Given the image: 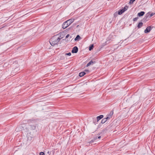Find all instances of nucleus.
Returning a JSON list of instances; mask_svg holds the SVG:
<instances>
[{"instance_id":"1","label":"nucleus","mask_w":155,"mask_h":155,"mask_svg":"<svg viewBox=\"0 0 155 155\" xmlns=\"http://www.w3.org/2000/svg\"><path fill=\"white\" fill-rule=\"evenodd\" d=\"M74 19H71L64 22L62 25V28L65 29L70 25L74 21Z\"/></svg>"},{"instance_id":"2","label":"nucleus","mask_w":155,"mask_h":155,"mask_svg":"<svg viewBox=\"0 0 155 155\" xmlns=\"http://www.w3.org/2000/svg\"><path fill=\"white\" fill-rule=\"evenodd\" d=\"M55 38V37H53L51 38L50 41V43L52 46H54L55 45H57L58 44L57 41L54 40Z\"/></svg>"},{"instance_id":"3","label":"nucleus","mask_w":155,"mask_h":155,"mask_svg":"<svg viewBox=\"0 0 155 155\" xmlns=\"http://www.w3.org/2000/svg\"><path fill=\"white\" fill-rule=\"evenodd\" d=\"M154 14L153 13H152L150 15L149 13H148L146 14L143 19L146 20L148 18H151L152 16Z\"/></svg>"},{"instance_id":"4","label":"nucleus","mask_w":155,"mask_h":155,"mask_svg":"<svg viewBox=\"0 0 155 155\" xmlns=\"http://www.w3.org/2000/svg\"><path fill=\"white\" fill-rule=\"evenodd\" d=\"M153 27H151L150 26H148L147 28L146 29L144 30V33H149L150 32V30H151L152 28Z\"/></svg>"},{"instance_id":"5","label":"nucleus","mask_w":155,"mask_h":155,"mask_svg":"<svg viewBox=\"0 0 155 155\" xmlns=\"http://www.w3.org/2000/svg\"><path fill=\"white\" fill-rule=\"evenodd\" d=\"M78 51V48L77 46L74 47L72 49L71 52L73 53H76Z\"/></svg>"},{"instance_id":"6","label":"nucleus","mask_w":155,"mask_h":155,"mask_svg":"<svg viewBox=\"0 0 155 155\" xmlns=\"http://www.w3.org/2000/svg\"><path fill=\"white\" fill-rule=\"evenodd\" d=\"M89 71V70H85L84 71L82 72L79 73V76L80 77H82L83 76H84L85 74H86V73L85 72H88Z\"/></svg>"},{"instance_id":"7","label":"nucleus","mask_w":155,"mask_h":155,"mask_svg":"<svg viewBox=\"0 0 155 155\" xmlns=\"http://www.w3.org/2000/svg\"><path fill=\"white\" fill-rule=\"evenodd\" d=\"M125 11V10L124 9L120 10L118 11V15H120L122 14Z\"/></svg>"},{"instance_id":"8","label":"nucleus","mask_w":155,"mask_h":155,"mask_svg":"<svg viewBox=\"0 0 155 155\" xmlns=\"http://www.w3.org/2000/svg\"><path fill=\"white\" fill-rule=\"evenodd\" d=\"M36 128L35 126L34 125H30L28 128L31 130H35Z\"/></svg>"},{"instance_id":"9","label":"nucleus","mask_w":155,"mask_h":155,"mask_svg":"<svg viewBox=\"0 0 155 155\" xmlns=\"http://www.w3.org/2000/svg\"><path fill=\"white\" fill-rule=\"evenodd\" d=\"M103 117H104L103 115H101L98 116H97V121L98 122L99 120H100Z\"/></svg>"},{"instance_id":"10","label":"nucleus","mask_w":155,"mask_h":155,"mask_svg":"<svg viewBox=\"0 0 155 155\" xmlns=\"http://www.w3.org/2000/svg\"><path fill=\"white\" fill-rule=\"evenodd\" d=\"M144 13L145 12H144L142 11L139 13L137 15L138 16L140 17L143 16L144 15Z\"/></svg>"},{"instance_id":"11","label":"nucleus","mask_w":155,"mask_h":155,"mask_svg":"<svg viewBox=\"0 0 155 155\" xmlns=\"http://www.w3.org/2000/svg\"><path fill=\"white\" fill-rule=\"evenodd\" d=\"M94 62H93L92 61H90L87 64V67H88L92 64H93V63Z\"/></svg>"},{"instance_id":"12","label":"nucleus","mask_w":155,"mask_h":155,"mask_svg":"<svg viewBox=\"0 0 155 155\" xmlns=\"http://www.w3.org/2000/svg\"><path fill=\"white\" fill-rule=\"evenodd\" d=\"M81 37L79 35H78L74 39V40L76 41L77 40H78L79 39H80Z\"/></svg>"},{"instance_id":"13","label":"nucleus","mask_w":155,"mask_h":155,"mask_svg":"<svg viewBox=\"0 0 155 155\" xmlns=\"http://www.w3.org/2000/svg\"><path fill=\"white\" fill-rule=\"evenodd\" d=\"M143 23L142 22H140L137 25V27L138 28H140L142 26Z\"/></svg>"},{"instance_id":"14","label":"nucleus","mask_w":155,"mask_h":155,"mask_svg":"<svg viewBox=\"0 0 155 155\" xmlns=\"http://www.w3.org/2000/svg\"><path fill=\"white\" fill-rule=\"evenodd\" d=\"M97 139V137H96L94 138L93 140H92L90 142H89V143H93L95 140Z\"/></svg>"},{"instance_id":"15","label":"nucleus","mask_w":155,"mask_h":155,"mask_svg":"<svg viewBox=\"0 0 155 155\" xmlns=\"http://www.w3.org/2000/svg\"><path fill=\"white\" fill-rule=\"evenodd\" d=\"M94 47V45L93 44L91 45L89 48V50L91 51L92 50Z\"/></svg>"},{"instance_id":"16","label":"nucleus","mask_w":155,"mask_h":155,"mask_svg":"<svg viewBox=\"0 0 155 155\" xmlns=\"http://www.w3.org/2000/svg\"><path fill=\"white\" fill-rule=\"evenodd\" d=\"M106 121H106V119H105L104 118L102 120L101 123V124H104V123H105V122H106Z\"/></svg>"},{"instance_id":"17","label":"nucleus","mask_w":155,"mask_h":155,"mask_svg":"<svg viewBox=\"0 0 155 155\" xmlns=\"http://www.w3.org/2000/svg\"><path fill=\"white\" fill-rule=\"evenodd\" d=\"M62 37H61V38H60V37H58L57 38V39H55L54 38V40H56V41H57L58 42H59L60 40V39L62 38Z\"/></svg>"},{"instance_id":"18","label":"nucleus","mask_w":155,"mask_h":155,"mask_svg":"<svg viewBox=\"0 0 155 155\" xmlns=\"http://www.w3.org/2000/svg\"><path fill=\"white\" fill-rule=\"evenodd\" d=\"M135 1V0H130V2H129V3L130 4H132L134 3V2Z\"/></svg>"},{"instance_id":"19","label":"nucleus","mask_w":155,"mask_h":155,"mask_svg":"<svg viewBox=\"0 0 155 155\" xmlns=\"http://www.w3.org/2000/svg\"><path fill=\"white\" fill-rule=\"evenodd\" d=\"M21 127H18V128H17L16 129V130L17 131H20V129L19 128H21ZM22 130V128H21V130Z\"/></svg>"},{"instance_id":"20","label":"nucleus","mask_w":155,"mask_h":155,"mask_svg":"<svg viewBox=\"0 0 155 155\" xmlns=\"http://www.w3.org/2000/svg\"><path fill=\"white\" fill-rule=\"evenodd\" d=\"M128 7L127 6H125L124 8L122 9L125 10V11L128 9Z\"/></svg>"},{"instance_id":"21","label":"nucleus","mask_w":155,"mask_h":155,"mask_svg":"<svg viewBox=\"0 0 155 155\" xmlns=\"http://www.w3.org/2000/svg\"><path fill=\"white\" fill-rule=\"evenodd\" d=\"M113 114V112L111 111V112H110V113L108 115H110V116L112 117Z\"/></svg>"},{"instance_id":"22","label":"nucleus","mask_w":155,"mask_h":155,"mask_svg":"<svg viewBox=\"0 0 155 155\" xmlns=\"http://www.w3.org/2000/svg\"><path fill=\"white\" fill-rule=\"evenodd\" d=\"M39 155H45V154L43 152H41L40 153Z\"/></svg>"},{"instance_id":"23","label":"nucleus","mask_w":155,"mask_h":155,"mask_svg":"<svg viewBox=\"0 0 155 155\" xmlns=\"http://www.w3.org/2000/svg\"><path fill=\"white\" fill-rule=\"evenodd\" d=\"M138 18V17H136V18H134L133 19V20L134 21H136L137 20Z\"/></svg>"},{"instance_id":"24","label":"nucleus","mask_w":155,"mask_h":155,"mask_svg":"<svg viewBox=\"0 0 155 155\" xmlns=\"http://www.w3.org/2000/svg\"><path fill=\"white\" fill-rule=\"evenodd\" d=\"M65 55H68V56H70L71 55V53H70V52H69L68 53H66L65 54Z\"/></svg>"},{"instance_id":"25","label":"nucleus","mask_w":155,"mask_h":155,"mask_svg":"<svg viewBox=\"0 0 155 155\" xmlns=\"http://www.w3.org/2000/svg\"><path fill=\"white\" fill-rule=\"evenodd\" d=\"M69 36H70V35H69V34H68V35H67L66 36V37H65V38H68Z\"/></svg>"},{"instance_id":"26","label":"nucleus","mask_w":155,"mask_h":155,"mask_svg":"<svg viewBox=\"0 0 155 155\" xmlns=\"http://www.w3.org/2000/svg\"><path fill=\"white\" fill-rule=\"evenodd\" d=\"M107 117H108V118L110 119V118H111L112 117L110 116V115H108L107 116Z\"/></svg>"},{"instance_id":"27","label":"nucleus","mask_w":155,"mask_h":155,"mask_svg":"<svg viewBox=\"0 0 155 155\" xmlns=\"http://www.w3.org/2000/svg\"><path fill=\"white\" fill-rule=\"evenodd\" d=\"M105 118V119H106V121H107V120L110 119V118H108V117H107H107L106 118Z\"/></svg>"},{"instance_id":"28","label":"nucleus","mask_w":155,"mask_h":155,"mask_svg":"<svg viewBox=\"0 0 155 155\" xmlns=\"http://www.w3.org/2000/svg\"><path fill=\"white\" fill-rule=\"evenodd\" d=\"M101 137V136H99V137L97 138H97H98V139H100Z\"/></svg>"},{"instance_id":"29","label":"nucleus","mask_w":155,"mask_h":155,"mask_svg":"<svg viewBox=\"0 0 155 155\" xmlns=\"http://www.w3.org/2000/svg\"><path fill=\"white\" fill-rule=\"evenodd\" d=\"M21 127H22L23 129H24V127H23L22 126Z\"/></svg>"},{"instance_id":"30","label":"nucleus","mask_w":155,"mask_h":155,"mask_svg":"<svg viewBox=\"0 0 155 155\" xmlns=\"http://www.w3.org/2000/svg\"><path fill=\"white\" fill-rule=\"evenodd\" d=\"M79 26V25H78L77 26V27L78 28V27Z\"/></svg>"}]
</instances>
